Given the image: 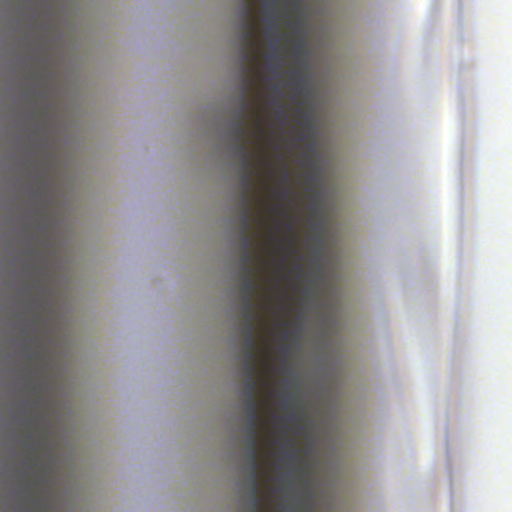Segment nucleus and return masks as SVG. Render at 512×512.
<instances>
[{
    "label": "nucleus",
    "mask_w": 512,
    "mask_h": 512,
    "mask_svg": "<svg viewBox=\"0 0 512 512\" xmlns=\"http://www.w3.org/2000/svg\"><path fill=\"white\" fill-rule=\"evenodd\" d=\"M289 173L288 171H285L282 177V188L277 191V197L281 202L288 203L291 200L292 191L291 189L286 185V183L289 180ZM279 209L282 213V215L286 218V221L279 222L277 225H281L283 229L285 230L286 234L283 236V241L286 243V245L282 246V252L285 255H291L296 256L297 250H296V237H295V225L294 221L292 219V213L288 207V204H283L279 206Z\"/></svg>",
    "instance_id": "obj_2"
},
{
    "label": "nucleus",
    "mask_w": 512,
    "mask_h": 512,
    "mask_svg": "<svg viewBox=\"0 0 512 512\" xmlns=\"http://www.w3.org/2000/svg\"><path fill=\"white\" fill-rule=\"evenodd\" d=\"M283 402H284V404L287 406V405H289V404L294 403V398H293V396H291L290 394H287V395H285V396L283 397Z\"/></svg>",
    "instance_id": "obj_19"
},
{
    "label": "nucleus",
    "mask_w": 512,
    "mask_h": 512,
    "mask_svg": "<svg viewBox=\"0 0 512 512\" xmlns=\"http://www.w3.org/2000/svg\"><path fill=\"white\" fill-rule=\"evenodd\" d=\"M286 456H287V458H288L289 460H292V461H295V460H297V458H298V454H297V452H295V451H291V452H289Z\"/></svg>",
    "instance_id": "obj_20"
},
{
    "label": "nucleus",
    "mask_w": 512,
    "mask_h": 512,
    "mask_svg": "<svg viewBox=\"0 0 512 512\" xmlns=\"http://www.w3.org/2000/svg\"><path fill=\"white\" fill-rule=\"evenodd\" d=\"M274 103H275L276 105H278V111H277V114H278L279 118L281 119L282 123H283V124H285V122H286V112H285V110H284L283 106L281 105L280 100H279V99H276V100L274 101Z\"/></svg>",
    "instance_id": "obj_18"
},
{
    "label": "nucleus",
    "mask_w": 512,
    "mask_h": 512,
    "mask_svg": "<svg viewBox=\"0 0 512 512\" xmlns=\"http://www.w3.org/2000/svg\"><path fill=\"white\" fill-rule=\"evenodd\" d=\"M257 350L255 335L244 336V350Z\"/></svg>",
    "instance_id": "obj_15"
},
{
    "label": "nucleus",
    "mask_w": 512,
    "mask_h": 512,
    "mask_svg": "<svg viewBox=\"0 0 512 512\" xmlns=\"http://www.w3.org/2000/svg\"><path fill=\"white\" fill-rule=\"evenodd\" d=\"M243 331H244V336L255 335V333H256L255 322H245Z\"/></svg>",
    "instance_id": "obj_17"
},
{
    "label": "nucleus",
    "mask_w": 512,
    "mask_h": 512,
    "mask_svg": "<svg viewBox=\"0 0 512 512\" xmlns=\"http://www.w3.org/2000/svg\"><path fill=\"white\" fill-rule=\"evenodd\" d=\"M259 494L260 487L249 488V502L251 506V512H262L261 498Z\"/></svg>",
    "instance_id": "obj_9"
},
{
    "label": "nucleus",
    "mask_w": 512,
    "mask_h": 512,
    "mask_svg": "<svg viewBox=\"0 0 512 512\" xmlns=\"http://www.w3.org/2000/svg\"><path fill=\"white\" fill-rule=\"evenodd\" d=\"M254 254L252 253V250H247L242 252L241 255V273L246 272H255V268L253 267L254 263Z\"/></svg>",
    "instance_id": "obj_8"
},
{
    "label": "nucleus",
    "mask_w": 512,
    "mask_h": 512,
    "mask_svg": "<svg viewBox=\"0 0 512 512\" xmlns=\"http://www.w3.org/2000/svg\"><path fill=\"white\" fill-rule=\"evenodd\" d=\"M258 382L255 376L245 377L244 379V397L246 399L257 398Z\"/></svg>",
    "instance_id": "obj_7"
},
{
    "label": "nucleus",
    "mask_w": 512,
    "mask_h": 512,
    "mask_svg": "<svg viewBox=\"0 0 512 512\" xmlns=\"http://www.w3.org/2000/svg\"><path fill=\"white\" fill-rule=\"evenodd\" d=\"M278 420V416H274V421L276 422Z\"/></svg>",
    "instance_id": "obj_28"
},
{
    "label": "nucleus",
    "mask_w": 512,
    "mask_h": 512,
    "mask_svg": "<svg viewBox=\"0 0 512 512\" xmlns=\"http://www.w3.org/2000/svg\"><path fill=\"white\" fill-rule=\"evenodd\" d=\"M278 40L274 37L271 41V46L276 50L278 48Z\"/></svg>",
    "instance_id": "obj_23"
},
{
    "label": "nucleus",
    "mask_w": 512,
    "mask_h": 512,
    "mask_svg": "<svg viewBox=\"0 0 512 512\" xmlns=\"http://www.w3.org/2000/svg\"><path fill=\"white\" fill-rule=\"evenodd\" d=\"M256 128H257V131L259 133H261L263 131V125H262V121L260 120V118L258 117L257 121H256Z\"/></svg>",
    "instance_id": "obj_22"
},
{
    "label": "nucleus",
    "mask_w": 512,
    "mask_h": 512,
    "mask_svg": "<svg viewBox=\"0 0 512 512\" xmlns=\"http://www.w3.org/2000/svg\"><path fill=\"white\" fill-rule=\"evenodd\" d=\"M241 66H242V77H243V86H242V95H241V103L240 109L238 112V118L233 126L234 138L237 144V154L240 158L241 167L243 170L241 182L243 186V212L241 214V249L242 252L247 250H252L253 248V239L249 235V230L251 228V213H250V201L247 197V192L252 187V160L250 156L249 149L245 144V140L248 134V130L245 127L244 116L248 110L252 109L251 102L247 99L246 92L248 88L252 85V80L247 76L252 68L251 63L255 61L256 54L255 49L257 44H241Z\"/></svg>",
    "instance_id": "obj_1"
},
{
    "label": "nucleus",
    "mask_w": 512,
    "mask_h": 512,
    "mask_svg": "<svg viewBox=\"0 0 512 512\" xmlns=\"http://www.w3.org/2000/svg\"><path fill=\"white\" fill-rule=\"evenodd\" d=\"M296 35H298L296 41H295V44H294V47H293V52L295 54H300L302 51H303V48H304V42H303V39L302 37L299 35V29L297 26H295L294 28V31H293Z\"/></svg>",
    "instance_id": "obj_14"
},
{
    "label": "nucleus",
    "mask_w": 512,
    "mask_h": 512,
    "mask_svg": "<svg viewBox=\"0 0 512 512\" xmlns=\"http://www.w3.org/2000/svg\"><path fill=\"white\" fill-rule=\"evenodd\" d=\"M259 469H260V465L248 466L249 488L260 487V485H259Z\"/></svg>",
    "instance_id": "obj_10"
},
{
    "label": "nucleus",
    "mask_w": 512,
    "mask_h": 512,
    "mask_svg": "<svg viewBox=\"0 0 512 512\" xmlns=\"http://www.w3.org/2000/svg\"><path fill=\"white\" fill-rule=\"evenodd\" d=\"M255 442L253 441V445ZM247 460H248V466L250 465H260L259 464V452L258 450L254 449V446L252 449L247 450Z\"/></svg>",
    "instance_id": "obj_12"
},
{
    "label": "nucleus",
    "mask_w": 512,
    "mask_h": 512,
    "mask_svg": "<svg viewBox=\"0 0 512 512\" xmlns=\"http://www.w3.org/2000/svg\"><path fill=\"white\" fill-rule=\"evenodd\" d=\"M253 441L255 442L254 449L258 450V447H259V429H257L256 431L247 430L248 449H252Z\"/></svg>",
    "instance_id": "obj_11"
},
{
    "label": "nucleus",
    "mask_w": 512,
    "mask_h": 512,
    "mask_svg": "<svg viewBox=\"0 0 512 512\" xmlns=\"http://www.w3.org/2000/svg\"><path fill=\"white\" fill-rule=\"evenodd\" d=\"M268 58L270 60H279L280 59L279 54L276 51L269 53Z\"/></svg>",
    "instance_id": "obj_21"
},
{
    "label": "nucleus",
    "mask_w": 512,
    "mask_h": 512,
    "mask_svg": "<svg viewBox=\"0 0 512 512\" xmlns=\"http://www.w3.org/2000/svg\"><path fill=\"white\" fill-rule=\"evenodd\" d=\"M273 90L276 92H280V86L279 85L273 86Z\"/></svg>",
    "instance_id": "obj_25"
},
{
    "label": "nucleus",
    "mask_w": 512,
    "mask_h": 512,
    "mask_svg": "<svg viewBox=\"0 0 512 512\" xmlns=\"http://www.w3.org/2000/svg\"><path fill=\"white\" fill-rule=\"evenodd\" d=\"M242 311L245 322H256L258 314L253 299L242 300Z\"/></svg>",
    "instance_id": "obj_6"
},
{
    "label": "nucleus",
    "mask_w": 512,
    "mask_h": 512,
    "mask_svg": "<svg viewBox=\"0 0 512 512\" xmlns=\"http://www.w3.org/2000/svg\"><path fill=\"white\" fill-rule=\"evenodd\" d=\"M257 350H245L243 362H256Z\"/></svg>",
    "instance_id": "obj_16"
},
{
    "label": "nucleus",
    "mask_w": 512,
    "mask_h": 512,
    "mask_svg": "<svg viewBox=\"0 0 512 512\" xmlns=\"http://www.w3.org/2000/svg\"><path fill=\"white\" fill-rule=\"evenodd\" d=\"M243 371L245 377L255 376L257 371L256 362H243Z\"/></svg>",
    "instance_id": "obj_13"
},
{
    "label": "nucleus",
    "mask_w": 512,
    "mask_h": 512,
    "mask_svg": "<svg viewBox=\"0 0 512 512\" xmlns=\"http://www.w3.org/2000/svg\"><path fill=\"white\" fill-rule=\"evenodd\" d=\"M245 409L247 414V430L256 431L259 429L261 420L257 398L246 399Z\"/></svg>",
    "instance_id": "obj_3"
},
{
    "label": "nucleus",
    "mask_w": 512,
    "mask_h": 512,
    "mask_svg": "<svg viewBox=\"0 0 512 512\" xmlns=\"http://www.w3.org/2000/svg\"><path fill=\"white\" fill-rule=\"evenodd\" d=\"M301 270H302V266H301V264H300V263H297V265L295 266V271H296L297 273H300V272H301Z\"/></svg>",
    "instance_id": "obj_24"
},
{
    "label": "nucleus",
    "mask_w": 512,
    "mask_h": 512,
    "mask_svg": "<svg viewBox=\"0 0 512 512\" xmlns=\"http://www.w3.org/2000/svg\"><path fill=\"white\" fill-rule=\"evenodd\" d=\"M281 324H282L283 326H285V327H288V326H289V323H288V322H286V321H282V322H281Z\"/></svg>",
    "instance_id": "obj_26"
},
{
    "label": "nucleus",
    "mask_w": 512,
    "mask_h": 512,
    "mask_svg": "<svg viewBox=\"0 0 512 512\" xmlns=\"http://www.w3.org/2000/svg\"><path fill=\"white\" fill-rule=\"evenodd\" d=\"M294 8L298 7V4L296 2L293 3Z\"/></svg>",
    "instance_id": "obj_27"
},
{
    "label": "nucleus",
    "mask_w": 512,
    "mask_h": 512,
    "mask_svg": "<svg viewBox=\"0 0 512 512\" xmlns=\"http://www.w3.org/2000/svg\"><path fill=\"white\" fill-rule=\"evenodd\" d=\"M241 274V291L242 300L253 299V295L257 292L259 285L255 279V272H246Z\"/></svg>",
    "instance_id": "obj_4"
},
{
    "label": "nucleus",
    "mask_w": 512,
    "mask_h": 512,
    "mask_svg": "<svg viewBox=\"0 0 512 512\" xmlns=\"http://www.w3.org/2000/svg\"><path fill=\"white\" fill-rule=\"evenodd\" d=\"M275 6L276 4L274 1H265V10L267 12L266 21L268 24L267 33L273 34V36H276L279 33V25L277 24L274 16Z\"/></svg>",
    "instance_id": "obj_5"
}]
</instances>
